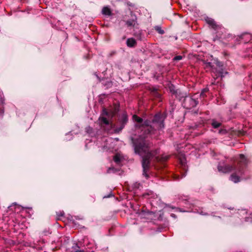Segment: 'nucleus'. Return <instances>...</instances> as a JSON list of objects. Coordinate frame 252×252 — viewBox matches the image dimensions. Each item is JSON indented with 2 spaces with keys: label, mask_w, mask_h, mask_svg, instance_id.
I'll return each instance as SVG.
<instances>
[{
  "label": "nucleus",
  "mask_w": 252,
  "mask_h": 252,
  "mask_svg": "<svg viewBox=\"0 0 252 252\" xmlns=\"http://www.w3.org/2000/svg\"><path fill=\"white\" fill-rule=\"evenodd\" d=\"M166 117L165 113H158L155 115L152 122L145 121L143 123V176L146 178L149 177L148 169L150 166V160L157 155L156 151L151 149V144L144 141V135H152L155 131L164 127V121Z\"/></svg>",
  "instance_id": "nucleus-1"
},
{
  "label": "nucleus",
  "mask_w": 252,
  "mask_h": 252,
  "mask_svg": "<svg viewBox=\"0 0 252 252\" xmlns=\"http://www.w3.org/2000/svg\"><path fill=\"white\" fill-rule=\"evenodd\" d=\"M248 163L247 159L244 155H239V159L237 166L233 167L230 165L221 166L219 165L218 168L220 172L228 173L234 170L235 173L230 176V180L234 183H237L240 181V178L243 179V175L245 173V168Z\"/></svg>",
  "instance_id": "nucleus-2"
},
{
  "label": "nucleus",
  "mask_w": 252,
  "mask_h": 252,
  "mask_svg": "<svg viewBox=\"0 0 252 252\" xmlns=\"http://www.w3.org/2000/svg\"><path fill=\"white\" fill-rule=\"evenodd\" d=\"M116 117L115 122L113 125V127L115 128V132L119 133L127 124L128 116L126 112H123L118 114Z\"/></svg>",
  "instance_id": "nucleus-3"
},
{
  "label": "nucleus",
  "mask_w": 252,
  "mask_h": 252,
  "mask_svg": "<svg viewBox=\"0 0 252 252\" xmlns=\"http://www.w3.org/2000/svg\"><path fill=\"white\" fill-rule=\"evenodd\" d=\"M130 139L135 153L141 156L142 155V135L141 134L133 135L130 137Z\"/></svg>",
  "instance_id": "nucleus-4"
},
{
  "label": "nucleus",
  "mask_w": 252,
  "mask_h": 252,
  "mask_svg": "<svg viewBox=\"0 0 252 252\" xmlns=\"http://www.w3.org/2000/svg\"><path fill=\"white\" fill-rule=\"evenodd\" d=\"M119 109H120V105L119 104H116V103L114 104L113 105L112 108L110 110V113H111L112 117H114V116H117V115L119 114V113H118V112L119 111ZM103 112L104 114H105L107 116H109V112H108L106 109H104Z\"/></svg>",
  "instance_id": "nucleus-5"
},
{
  "label": "nucleus",
  "mask_w": 252,
  "mask_h": 252,
  "mask_svg": "<svg viewBox=\"0 0 252 252\" xmlns=\"http://www.w3.org/2000/svg\"><path fill=\"white\" fill-rule=\"evenodd\" d=\"M206 23L213 29L215 30H220L221 27L220 26L217 25L214 19L207 17L205 19Z\"/></svg>",
  "instance_id": "nucleus-6"
},
{
  "label": "nucleus",
  "mask_w": 252,
  "mask_h": 252,
  "mask_svg": "<svg viewBox=\"0 0 252 252\" xmlns=\"http://www.w3.org/2000/svg\"><path fill=\"white\" fill-rule=\"evenodd\" d=\"M187 102L189 103V105L186 106L187 108L190 109L191 108L195 107L198 104V101L193 98L186 97L185 99V105H186V103Z\"/></svg>",
  "instance_id": "nucleus-7"
},
{
  "label": "nucleus",
  "mask_w": 252,
  "mask_h": 252,
  "mask_svg": "<svg viewBox=\"0 0 252 252\" xmlns=\"http://www.w3.org/2000/svg\"><path fill=\"white\" fill-rule=\"evenodd\" d=\"M186 159L183 158L180 159V166L182 168L183 171L181 172V178H183L185 176V172L187 170V166L186 163Z\"/></svg>",
  "instance_id": "nucleus-8"
},
{
  "label": "nucleus",
  "mask_w": 252,
  "mask_h": 252,
  "mask_svg": "<svg viewBox=\"0 0 252 252\" xmlns=\"http://www.w3.org/2000/svg\"><path fill=\"white\" fill-rule=\"evenodd\" d=\"M143 219L154 220L155 214L153 212H146L143 210Z\"/></svg>",
  "instance_id": "nucleus-9"
},
{
  "label": "nucleus",
  "mask_w": 252,
  "mask_h": 252,
  "mask_svg": "<svg viewBox=\"0 0 252 252\" xmlns=\"http://www.w3.org/2000/svg\"><path fill=\"white\" fill-rule=\"evenodd\" d=\"M102 13L103 15L105 16H110L112 15L113 13L112 12L110 8L108 6H104L102 9Z\"/></svg>",
  "instance_id": "nucleus-10"
},
{
  "label": "nucleus",
  "mask_w": 252,
  "mask_h": 252,
  "mask_svg": "<svg viewBox=\"0 0 252 252\" xmlns=\"http://www.w3.org/2000/svg\"><path fill=\"white\" fill-rule=\"evenodd\" d=\"M126 43L128 47L131 48L136 46V41L135 39L129 38L127 39Z\"/></svg>",
  "instance_id": "nucleus-11"
},
{
  "label": "nucleus",
  "mask_w": 252,
  "mask_h": 252,
  "mask_svg": "<svg viewBox=\"0 0 252 252\" xmlns=\"http://www.w3.org/2000/svg\"><path fill=\"white\" fill-rule=\"evenodd\" d=\"M204 68L206 69L207 71H211L215 73V69L214 68V65L211 62L205 63Z\"/></svg>",
  "instance_id": "nucleus-12"
},
{
  "label": "nucleus",
  "mask_w": 252,
  "mask_h": 252,
  "mask_svg": "<svg viewBox=\"0 0 252 252\" xmlns=\"http://www.w3.org/2000/svg\"><path fill=\"white\" fill-rule=\"evenodd\" d=\"M152 95L155 98H157V99H158L160 101V97H161V95L158 92V91L157 90H153L152 92Z\"/></svg>",
  "instance_id": "nucleus-13"
},
{
  "label": "nucleus",
  "mask_w": 252,
  "mask_h": 252,
  "mask_svg": "<svg viewBox=\"0 0 252 252\" xmlns=\"http://www.w3.org/2000/svg\"><path fill=\"white\" fill-rule=\"evenodd\" d=\"M113 160L117 164H120L121 161V158L120 155L116 154L114 156Z\"/></svg>",
  "instance_id": "nucleus-14"
},
{
  "label": "nucleus",
  "mask_w": 252,
  "mask_h": 252,
  "mask_svg": "<svg viewBox=\"0 0 252 252\" xmlns=\"http://www.w3.org/2000/svg\"><path fill=\"white\" fill-rule=\"evenodd\" d=\"M221 125V123L220 122H218L214 120H213L212 123V125L214 128H217L219 127Z\"/></svg>",
  "instance_id": "nucleus-15"
},
{
  "label": "nucleus",
  "mask_w": 252,
  "mask_h": 252,
  "mask_svg": "<svg viewBox=\"0 0 252 252\" xmlns=\"http://www.w3.org/2000/svg\"><path fill=\"white\" fill-rule=\"evenodd\" d=\"M140 186V184L137 182L134 183L131 185V188L133 189L136 190L138 189Z\"/></svg>",
  "instance_id": "nucleus-16"
},
{
  "label": "nucleus",
  "mask_w": 252,
  "mask_h": 252,
  "mask_svg": "<svg viewBox=\"0 0 252 252\" xmlns=\"http://www.w3.org/2000/svg\"><path fill=\"white\" fill-rule=\"evenodd\" d=\"M155 30L159 34H163L164 33V32L163 30L161 29V28L159 26H156L155 27Z\"/></svg>",
  "instance_id": "nucleus-17"
},
{
  "label": "nucleus",
  "mask_w": 252,
  "mask_h": 252,
  "mask_svg": "<svg viewBox=\"0 0 252 252\" xmlns=\"http://www.w3.org/2000/svg\"><path fill=\"white\" fill-rule=\"evenodd\" d=\"M135 21L133 20H127L126 22V24L127 27H131L135 25Z\"/></svg>",
  "instance_id": "nucleus-18"
},
{
  "label": "nucleus",
  "mask_w": 252,
  "mask_h": 252,
  "mask_svg": "<svg viewBox=\"0 0 252 252\" xmlns=\"http://www.w3.org/2000/svg\"><path fill=\"white\" fill-rule=\"evenodd\" d=\"M132 117H133V120L134 121H136V122H138L139 123H142V118H140V117H138L136 115H134Z\"/></svg>",
  "instance_id": "nucleus-19"
},
{
  "label": "nucleus",
  "mask_w": 252,
  "mask_h": 252,
  "mask_svg": "<svg viewBox=\"0 0 252 252\" xmlns=\"http://www.w3.org/2000/svg\"><path fill=\"white\" fill-rule=\"evenodd\" d=\"M154 194H153V192L150 191H149L147 193H143V195H142V196L143 197H148V198H150L151 197H149V196H153Z\"/></svg>",
  "instance_id": "nucleus-20"
},
{
  "label": "nucleus",
  "mask_w": 252,
  "mask_h": 252,
  "mask_svg": "<svg viewBox=\"0 0 252 252\" xmlns=\"http://www.w3.org/2000/svg\"><path fill=\"white\" fill-rule=\"evenodd\" d=\"M101 122L103 124H105L106 125H109V120L106 118H105V117H102L101 118Z\"/></svg>",
  "instance_id": "nucleus-21"
},
{
  "label": "nucleus",
  "mask_w": 252,
  "mask_h": 252,
  "mask_svg": "<svg viewBox=\"0 0 252 252\" xmlns=\"http://www.w3.org/2000/svg\"><path fill=\"white\" fill-rule=\"evenodd\" d=\"M57 215L58 216V218L57 219L58 220H60V217H63L64 215V213L63 211H60V212H58Z\"/></svg>",
  "instance_id": "nucleus-22"
},
{
  "label": "nucleus",
  "mask_w": 252,
  "mask_h": 252,
  "mask_svg": "<svg viewBox=\"0 0 252 252\" xmlns=\"http://www.w3.org/2000/svg\"><path fill=\"white\" fill-rule=\"evenodd\" d=\"M216 78H218L219 77H223L224 75V73L223 71H219L217 74L216 75Z\"/></svg>",
  "instance_id": "nucleus-23"
},
{
  "label": "nucleus",
  "mask_w": 252,
  "mask_h": 252,
  "mask_svg": "<svg viewBox=\"0 0 252 252\" xmlns=\"http://www.w3.org/2000/svg\"><path fill=\"white\" fill-rule=\"evenodd\" d=\"M183 58V57L181 55L176 56L173 58L174 61H179L182 60Z\"/></svg>",
  "instance_id": "nucleus-24"
},
{
  "label": "nucleus",
  "mask_w": 252,
  "mask_h": 252,
  "mask_svg": "<svg viewBox=\"0 0 252 252\" xmlns=\"http://www.w3.org/2000/svg\"><path fill=\"white\" fill-rule=\"evenodd\" d=\"M116 171H117V170L115 168H114V167H110L108 169V173H110L111 172H116Z\"/></svg>",
  "instance_id": "nucleus-25"
},
{
  "label": "nucleus",
  "mask_w": 252,
  "mask_h": 252,
  "mask_svg": "<svg viewBox=\"0 0 252 252\" xmlns=\"http://www.w3.org/2000/svg\"><path fill=\"white\" fill-rule=\"evenodd\" d=\"M72 249H73V250L75 251V252H76V250H80V248L76 244L75 245V246L73 247H72Z\"/></svg>",
  "instance_id": "nucleus-26"
},
{
  "label": "nucleus",
  "mask_w": 252,
  "mask_h": 252,
  "mask_svg": "<svg viewBox=\"0 0 252 252\" xmlns=\"http://www.w3.org/2000/svg\"><path fill=\"white\" fill-rule=\"evenodd\" d=\"M226 132V131L225 129H220L219 130V133H221V134H224V133H225Z\"/></svg>",
  "instance_id": "nucleus-27"
},
{
  "label": "nucleus",
  "mask_w": 252,
  "mask_h": 252,
  "mask_svg": "<svg viewBox=\"0 0 252 252\" xmlns=\"http://www.w3.org/2000/svg\"><path fill=\"white\" fill-rule=\"evenodd\" d=\"M207 92V90L206 89H204L202 92H201V93L200 94V96H203V93L204 92Z\"/></svg>",
  "instance_id": "nucleus-28"
},
{
  "label": "nucleus",
  "mask_w": 252,
  "mask_h": 252,
  "mask_svg": "<svg viewBox=\"0 0 252 252\" xmlns=\"http://www.w3.org/2000/svg\"><path fill=\"white\" fill-rule=\"evenodd\" d=\"M76 252H86L84 250H76Z\"/></svg>",
  "instance_id": "nucleus-29"
},
{
  "label": "nucleus",
  "mask_w": 252,
  "mask_h": 252,
  "mask_svg": "<svg viewBox=\"0 0 252 252\" xmlns=\"http://www.w3.org/2000/svg\"><path fill=\"white\" fill-rule=\"evenodd\" d=\"M171 216L173 218H175V215L174 214H171Z\"/></svg>",
  "instance_id": "nucleus-30"
},
{
  "label": "nucleus",
  "mask_w": 252,
  "mask_h": 252,
  "mask_svg": "<svg viewBox=\"0 0 252 252\" xmlns=\"http://www.w3.org/2000/svg\"><path fill=\"white\" fill-rule=\"evenodd\" d=\"M243 36H248V37H251V35L250 34H246L244 35Z\"/></svg>",
  "instance_id": "nucleus-31"
},
{
  "label": "nucleus",
  "mask_w": 252,
  "mask_h": 252,
  "mask_svg": "<svg viewBox=\"0 0 252 252\" xmlns=\"http://www.w3.org/2000/svg\"><path fill=\"white\" fill-rule=\"evenodd\" d=\"M155 158H156L157 160H158L157 157H156Z\"/></svg>",
  "instance_id": "nucleus-32"
},
{
  "label": "nucleus",
  "mask_w": 252,
  "mask_h": 252,
  "mask_svg": "<svg viewBox=\"0 0 252 252\" xmlns=\"http://www.w3.org/2000/svg\"><path fill=\"white\" fill-rule=\"evenodd\" d=\"M147 221H148V220H148V219H147Z\"/></svg>",
  "instance_id": "nucleus-33"
},
{
  "label": "nucleus",
  "mask_w": 252,
  "mask_h": 252,
  "mask_svg": "<svg viewBox=\"0 0 252 252\" xmlns=\"http://www.w3.org/2000/svg\"><path fill=\"white\" fill-rule=\"evenodd\" d=\"M168 157H166V159H167Z\"/></svg>",
  "instance_id": "nucleus-34"
}]
</instances>
